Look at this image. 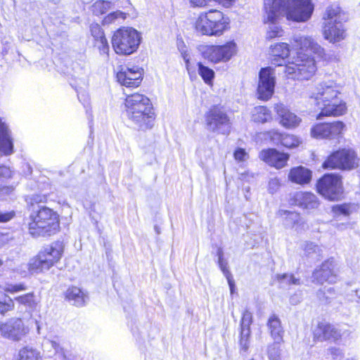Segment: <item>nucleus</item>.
<instances>
[{"mask_svg":"<svg viewBox=\"0 0 360 360\" xmlns=\"http://www.w3.org/2000/svg\"><path fill=\"white\" fill-rule=\"evenodd\" d=\"M360 158L356 150L349 147L338 148L331 151L321 164L327 170L352 171L360 166Z\"/></svg>","mask_w":360,"mask_h":360,"instance_id":"nucleus-9","label":"nucleus"},{"mask_svg":"<svg viewBox=\"0 0 360 360\" xmlns=\"http://www.w3.org/2000/svg\"><path fill=\"white\" fill-rule=\"evenodd\" d=\"M30 332L29 327L20 317H11L0 322V335L5 339L19 342Z\"/></svg>","mask_w":360,"mask_h":360,"instance_id":"nucleus-16","label":"nucleus"},{"mask_svg":"<svg viewBox=\"0 0 360 360\" xmlns=\"http://www.w3.org/2000/svg\"><path fill=\"white\" fill-rule=\"evenodd\" d=\"M1 264H2V262H1V261L0 260V266H1Z\"/></svg>","mask_w":360,"mask_h":360,"instance_id":"nucleus-56","label":"nucleus"},{"mask_svg":"<svg viewBox=\"0 0 360 360\" xmlns=\"http://www.w3.org/2000/svg\"><path fill=\"white\" fill-rule=\"evenodd\" d=\"M311 136L316 139H328V122L314 124L310 129Z\"/></svg>","mask_w":360,"mask_h":360,"instance_id":"nucleus-29","label":"nucleus"},{"mask_svg":"<svg viewBox=\"0 0 360 360\" xmlns=\"http://www.w3.org/2000/svg\"><path fill=\"white\" fill-rule=\"evenodd\" d=\"M0 151L9 155L13 153V143L11 133L8 124L0 117Z\"/></svg>","mask_w":360,"mask_h":360,"instance_id":"nucleus-25","label":"nucleus"},{"mask_svg":"<svg viewBox=\"0 0 360 360\" xmlns=\"http://www.w3.org/2000/svg\"><path fill=\"white\" fill-rule=\"evenodd\" d=\"M286 277H287V274H278V275L276 276V278H277V280H278V281H281V280L284 279V278H286Z\"/></svg>","mask_w":360,"mask_h":360,"instance_id":"nucleus-51","label":"nucleus"},{"mask_svg":"<svg viewBox=\"0 0 360 360\" xmlns=\"http://www.w3.org/2000/svg\"><path fill=\"white\" fill-rule=\"evenodd\" d=\"M328 122V140L341 138L346 131V124L341 120Z\"/></svg>","mask_w":360,"mask_h":360,"instance_id":"nucleus-28","label":"nucleus"},{"mask_svg":"<svg viewBox=\"0 0 360 360\" xmlns=\"http://www.w3.org/2000/svg\"><path fill=\"white\" fill-rule=\"evenodd\" d=\"M283 30L281 27H274L271 28L266 32V38L268 40H271L275 38H278L283 36Z\"/></svg>","mask_w":360,"mask_h":360,"instance_id":"nucleus-42","label":"nucleus"},{"mask_svg":"<svg viewBox=\"0 0 360 360\" xmlns=\"http://www.w3.org/2000/svg\"><path fill=\"white\" fill-rule=\"evenodd\" d=\"M65 299L72 302L76 307H82L85 304L86 295L83 290L77 286L71 285L64 292Z\"/></svg>","mask_w":360,"mask_h":360,"instance_id":"nucleus-26","label":"nucleus"},{"mask_svg":"<svg viewBox=\"0 0 360 360\" xmlns=\"http://www.w3.org/2000/svg\"><path fill=\"white\" fill-rule=\"evenodd\" d=\"M27 289L26 285L24 283H18L15 285H11L6 289V291L10 293H15L20 291H23Z\"/></svg>","mask_w":360,"mask_h":360,"instance_id":"nucleus-46","label":"nucleus"},{"mask_svg":"<svg viewBox=\"0 0 360 360\" xmlns=\"http://www.w3.org/2000/svg\"><path fill=\"white\" fill-rule=\"evenodd\" d=\"M204 119L210 131L226 135L229 134L231 120L223 105H212L205 112Z\"/></svg>","mask_w":360,"mask_h":360,"instance_id":"nucleus-12","label":"nucleus"},{"mask_svg":"<svg viewBox=\"0 0 360 360\" xmlns=\"http://www.w3.org/2000/svg\"><path fill=\"white\" fill-rule=\"evenodd\" d=\"M313 281L319 285L325 283H335L336 274L335 271V264L332 259H327L316 269L312 274Z\"/></svg>","mask_w":360,"mask_h":360,"instance_id":"nucleus-21","label":"nucleus"},{"mask_svg":"<svg viewBox=\"0 0 360 360\" xmlns=\"http://www.w3.org/2000/svg\"><path fill=\"white\" fill-rule=\"evenodd\" d=\"M266 326L270 336L274 340L268 347V356L269 360H281V351L278 345L284 342L283 336L285 330L281 321L278 315L271 314L266 321Z\"/></svg>","mask_w":360,"mask_h":360,"instance_id":"nucleus-14","label":"nucleus"},{"mask_svg":"<svg viewBox=\"0 0 360 360\" xmlns=\"http://www.w3.org/2000/svg\"><path fill=\"white\" fill-rule=\"evenodd\" d=\"M253 322L252 312L245 309L241 314L240 321L239 344L244 350L248 349L249 340L251 335L250 326Z\"/></svg>","mask_w":360,"mask_h":360,"instance_id":"nucleus-24","label":"nucleus"},{"mask_svg":"<svg viewBox=\"0 0 360 360\" xmlns=\"http://www.w3.org/2000/svg\"><path fill=\"white\" fill-rule=\"evenodd\" d=\"M197 67L198 74L203 82L208 85H212L215 77L214 71L202 62H198Z\"/></svg>","mask_w":360,"mask_h":360,"instance_id":"nucleus-30","label":"nucleus"},{"mask_svg":"<svg viewBox=\"0 0 360 360\" xmlns=\"http://www.w3.org/2000/svg\"><path fill=\"white\" fill-rule=\"evenodd\" d=\"M290 155L276 148L262 149L259 153V158L270 167L277 170L282 169L288 165Z\"/></svg>","mask_w":360,"mask_h":360,"instance_id":"nucleus-19","label":"nucleus"},{"mask_svg":"<svg viewBox=\"0 0 360 360\" xmlns=\"http://www.w3.org/2000/svg\"><path fill=\"white\" fill-rule=\"evenodd\" d=\"M198 33L207 37H220L231 28V20L224 12L212 8L200 13L193 25Z\"/></svg>","mask_w":360,"mask_h":360,"instance_id":"nucleus-6","label":"nucleus"},{"mask_svg":"<svg viewBox=\"0 0 360 360\" xmlns=\"http://www.w3.org/2000/svg\"><path fill=\"white\" fill-rule=\"evenodd\" d=\"M301 143L300 138L294 134L283 132L280 146L287 148L292 149L298 147Z\"/></svg>","mask_w":360,"mask_h":360,"instance_id":"nucleus-34","label":"nucleus"},{"mask_svg":"<svg viewBox=\"0 0 360 360\" xmlns=\"http://www.w3.org/2000/svg\"><path fill=\"white\" fill-rule=\"evenodd\" d=\"M218 256H219L218 264L219 266L220 269L224 274V276H226L228 275L231 274V273L230 272V271L228 268L227 262L224 260V259L223 257V252L221 250H218Z\"/></svg>","mask_w":360,"mask_h":360,"instance_id":"nucleus-41","label":"nucleus"},{"mask_svg":"<svg viewBox=\"0 0 360 360\" xmlns=\"http://www.w3.org/2000/svg\"><path fill=\"white\" fill-rule=\"evenodd\" d=\"M16 360H42V358L39 351L25 346L18 351Z\"/></svg>","mask_w":360,"mask_h":360,"instance_id":"nucleus-32","label":"nucleus"},{"mask_svg":"<svg viewBox=\"0 0 360 360\" xmlns=\"http://www.w3.org/2000/svg\"><path fill=\"white\" fill-rule=\"evenodd\" d=\"M141 34L131 27H120L112 33L111 44L119 56H129L135 53L141 43Z\"/></svg>","mask_w":360,"mask_h":360,"instance_id":"nucleus-10","label":"nucleus"},{"mask_svg":"<svg viewBox=\"0 0 360 360\" xmlns=\"http://www.w3.org/2000/svg\"><path fill=\"white\" fill-rule=\"evenodd\" d=\"M183 58L186 63V68L190 77H195V68L191 65L190 59L188 55L186 53H183Z\"/></svg>","mask_w":360,"mask_h":360,"instance_id":"nucleus-45","label":"nucleus"},{"mask_svg":"<svg viewBox=\"0 0 360 360\" xmlns=\"http://www.w3.org/2000/svg\"><path fill=\"white\" fill-rule=\"evenodd\" d=\"M285 212H287L288 214H292V212L288 211H285Z\"/></svg>","mask_w":360,"mask_h":360,"instance_id":"nucleus-54","label":"nucleus"},{"mask_svg":"<svg viewBox=\"0 0 360 360\" xmlns=\"http://www.w3.org/2000/svg\"><path fill=\"white\" fill-rule=\"evenodd\" d=\"M271 183H275L276 184H279V181L276 179L272 180Z\"/></svg>","mask_w":360,"mask_h":360,"instance_id":"nucleus-52","label":"nucleus"},{"mask_svg":"<svg viewBox=\"0 0 360 360\" xmlns=\"http://www.w3.org/2000/svg\"><path fill=\"white\" fill-rule=\"evenodd\" d=\"M283 132L278 129H271L266 131L264 134L265 138L270 142L280 146Z\"/></svg>","mask_w":360,"mask_h":360,"instance_id":"nucleus-35","label":"nucleus"},{"mask_svg":"<svg viewBox=\"0 0 360 360\" xmlns=\"http://www.w3.org/2000/svg\"><path fill=\"white\" fill-rule=\"evenodd\" d=\"M65 245L63 241L57 240L43 247L33 257L29 264L28 270L32 274L43 273L60 263L63 254Z\"/></svg>","mask_w":360,"mask_h":360,"instance_id":"nucleus-7","label":"nucleus"},{"mask_svg":"<svg viewBox=\"0 0 360 360\" xmlns=\"http://www.w3.org/2000/svg\"><path fill=\"white\" fill-rule=\"evenodd\" d=\"M274 111L278 118L279 124L285 129H295L302 122V119L283 103L275 104Z\"/></svg>","mask_w":360,"mask_h":360,"instance_id":"nucleus-20","label":"nucleus"},{"mask_svg":"<svg viewBox=\"0 0 360 360\" xmlns=\"http://www.w3.org/2000/svg\"><path fill=\"white\" fill-rule=\"evenodd\" d=\"M269 61L274 67L285 65L289 79L308 80L315 75L318 64L327 63L330 57L312 37L301 36L293 39L292 48L285 42H276L269 47Z\"/></svg>","mask_w":360,"mask_h":360,"instance_id":"nucleus-1","label":"nucleus"},{"mask_svg":"<svg viewBox=\"0 0 360 360\" xmlns=\"http://www.w3.org/2000/svg\"><path fill=\"white\" fill-rule=\"evenodd\" d=\"M311 98L319 109L316 120L342 117L347 112V103L342 98L340 86L333 82L319 84Z\"/></svg>","mask_w":360,"mask_h":360,"instance_id":"nucleus-3","label":"nucleus"},{"mask_svg":"<svg viewBox=\"0 0 360 360\" xmlns=\"http://www.w3.org/2000/svg\"><path fill=\"white\" fill-rule=\"evenodd\" d=\"M290 203L303 210H312L319 207L320 200L311 191H297L290 197Z\"/></svg>","mask_w":360,"mask_h":360,"instance_id":"nucleus-22","label":"nucleus"},{"mask_svg":"<svg viewBox=\"0 0 360 360\" xmlns=\"http://www.w3.org/2000/svg\"><path fill=\"white\" fill-rule=\"evenodd\" d=\"M225 277L227 279V281H228V283H229V288L231 290V292L233 293L234 291V288H235V283H234L232 274L228 275Z\"/></svg>","mask_w":360,"mask_h":360,"instance_id":"nucleus-49","label":"nucleus"},{"mask_svg":"<svg viewBox=\"0 0 360 360\" xmlns=\"http://www.w3.org/2000/svg\"><path fill=\"white\" fill-rule=\"evenodd\" d=\"M312 177V171L302 165L291 167L288 174V180L290 182L302 186L310 184Z\"/></svg>","mask_w":360,"mask_h":360,"instance_id":"nucleus-23","label":"nucleus"},{"mask_svg":"<svg viewBox=\"0 0 360 360\" xmlns=\"http://www.w3.org/2000/svg\"><path fill=\"white\" fill-rule=\"evenodd\" d=\"M238 51L237 44L229 40L222 44H209L203 47V58L212 64L229 62Z\"/></svg>","mask_w":360,"mask_h":360,"instance_id":"nucleus-13","label":"nucleus"},{"mask_svg":"<svg viewBox=\"0 0 360 360\" xmlns=\"http://www.w3.org/2000/svg\"><path fill=\"white\" fill-rule=\"evenodd\" d=\"M324 20L322 34L323 38L330 43L336 44L344 40L347 37L346 29L342 25L347 21L345 12L337 4L327 7L323 15Z\"/></svg>","mask_w":360,"mask_h":360,"instance_id":"nucleus-8","label":"nucleus"},{"mask_svg":"<svg viewBox=\"0 0 360 360\" xmlns=\"http://www.w3.org/2000/svg\"><path fill=\"white\" fill-rule=\"evenodd\" d=\"M4 236V234L0 233V239Z\"/></svg>","mask_w":360,"mask_h":360,"instance_id":"nucleus-53","label":"nucleus"},{"mask_svg":"<svg viewBox=\"0 0 360 360\" xmlns=\"http://www.w3.org/2000/svg\"><path fill=\"white\" fill-rule=\"evenodd\" d=\"M273 75L274 69L271 67L262 68L259 72L257 94L261 101L269 100L274 93L275 77Z\"/></svg>","mask_w":360,"mask_h":360,"instance_id":"nucleus-18","label":"nucleus"},{"mask_svg":"<svg viewBox=\"0 0 360 360\" xmlns=\"http://www.w3.org/2000/svg\"><path fill=\"white\" fill-rule=\"evenodd\" d=\"M297 223V221H293V225H295Z\"/></svg>","mask_w":360,"mask_h":360,"instance_id":"nucleus-55","label":"nucleus"},{"mask_svg":"<svg viewBox=\"0 0 360 360\" xmlns=\"http://www.w3.org/2000/svg\"><path fill=\"white\" fill-rule=\"evenodd\" d=\"M311 0H268L264 6V24H276L281 17L301 22L308 20L313 13Z\"/></svg>","mask_w":360,"mask_h":360,"instance_id":"nucleus-2","label":"nucleus"},{"mask_svg":"<svg viewBox=\"0 0 360 360\" xmlns=\"http://www.w3.org/2000/svg\"><path fill=\"white\" fill-rule=\"evenodd\" d=\"M91 35L93 37L94 40L105 37L104 31L101 26L98 23H92L89 27Z\"/></svg>","mask_w":360,"mask_h":360,"instance_id":"nucleus-39","label":"nucleus"},{"mask_svg":"<svg viewBox=\"0 0 360 360\" xmlns=\"http://www.w3.org/2000/svg\"><path fill=\"white\" fill-rule=\"evenodd\" d=\"M332 211L337 214L349 215L350 213V205L348 203L336 205L332 207Z\"/></svg>","mask_w":360,"mask_h":360,"instance_id":"nucleus-40","label":"nucleus"},{"mask_svg":"<svg viewBox=\"0 0 360 360\" xmlns=\"http://www.w3.org/2000/svg\"><path fill=\"white\" fill-rule=\"evenodd\" d=\"M15 300L20 304L28 307L32 310L35 309L38 301L33 292H27L15 297Z\"/></svg>","mask_w":360,"mask_h":360,"instance_id":"nucleus-31","label":"nucleus"},{"mask_svg":"<svg viewBox=\"0 0 360 360\" xmlns=\"http://www.w3.org/2000/svg\"><path fill=\"white\" fill-rule=\"evenodd\" d=\"M94 46L97 49L101 55H108L109 45L105 37L100 39H96L93 41Z\"/></svg>","mask_w":360,"mask_h":360,"instance_id":"nucleus-37","label":"nucleus"},{"mask_svg":"<svg viewBox=\"0 0 360 360\" xmlns=\"http://www.w3.org/2000/svg\"><path fill=\"white\" fill-rule=\"evenodd\" d=\"M124 105L127 116L140 129L147 130L153 127L156 114L150 98L140 92L126 96Z\"/></svg>","mask_w":360,"mask_h":360,"instance_id":"nucleus-4","label":"nucleus"},{"mask_svg":"<svg viewBox=\"0 0 360 360\" xmlns=\"http://www.w3.org/2000/svg\"><path fill=\"white\" fill-rule=\"evenodd\" d=\"M212 0H189L191 4L194 7L203 8L209 4Z\"/></svg>","mask_w":360,"mask_h":360,"instance_id":"nucleus-47","label":"nucleus"},{"mask_svg":"<svg viewBox=\"0 0 360 360\" xmlns=\"http://www.w3.org/2000/svg\"><path fill=\"white\" fill-rule=\"evenodd\" d=\"M328 351L333 359H335L338 356H340L342 354L340 349L335 347L328 348Z\"/></svg>","mask_w":360,"mask_h":360,"instance_id":"nucleus-48","label":"nucleus"},{"mask_svg":"<svg viewBox=\"0 0 360 360\" xmlns=\"http://www.w3.org/2000/svg\"><path fill=\"white\" fill-rule=\"evenodd\" d=\"M122 18V19H125L126 18V14L121 11H112V12H110V13H108V15H106L103 20H102V23L103 25H109V24H112V22H114L115 21V20H117V18Z\"/></svg>","mask_w":360,"mask_h":360,"instance_id":"nucleus-38","label":"nucleus"},{"mask_svg":"<svg viewBox=\"0 0 360 360\" xmlns=\"http://www.w3.org/2000/svg\"><path fill=\"white\" fill-rule=\"evenodd\" d=\"M9 169L6 166H0V177L8 176Z\"/></svg>","mask_w":360,"mask_h":360,"instance_id":"nucleus-50","label":"nucleus"},{"mask_svg":"<svg viewBox=\"0 0 360 360\" xmlns=\"http://www.w3.org/2000/svg\"><path fill=\"white\" fill-rule=\"evenodd\" d=\"M112 2L106 0H96L91 6L93 15L100 16L105 14L111 8Z\"/></svg>","mask_w":360,"mask_h":360,"instance_id":"nucleus-33","label":"nucleus"},{"mask_svg":"<svg viewBox=\"0 0 360 360\" xmlns=\"http://www.w3.org/2000/svg\"><path fill=\"white\" fill-rule=\"evenodd\" d=\"M48 198V194L35 193L30 198L27 207L30 208L40 204H46L49 201Z\"/></svg>","mask_w":360,"mask_h":360,"instance_id":"nucleus-36","label":"nucleus"},{"mask_svg":"<svg viewBox=\"0 0 360 360\" xmlns=\"http://www.w3.org/2000/svg\"><path fill=\"white\" fill-rule=\"evenodd\" d=\"M117 82L129 89L138 88L143 79V70L136 65L131 68L120 65L116 73Z\"/></svg>","mask_w":360,"mask_h":360,"instance_id":"nucleus-17","label":"nucleus"},{"mask_svg":"<svg viewBox=\"0 0 360 360\" xmlns=\"http://www.w3.org/2000/svg\"><path fill=\"white\" fill-rule=\"evenodd\" d=\"M315 189L323 198L329 201H338L344 198L342 176L338 173H326L316 181Z\"/></svg>","mask_w":360,"mask_h":360,"instance_id":"nucleus-11","label":"nucleus"},{"mask_svg":"<svg viewBox=\"0 0 360 360\" xmlns=\"http://www.w3.org/2000/svg\"><path fill=\"white\" fill-rule=\"evenodd\" d=\"M251 118L254 122L264 124L271 121L273 116L271 111L266 106L258 105L254 108Z\"/></svg>","mask_w":360,"mask_h":360,"instance_id":"nucleus-27","label":"nucleus"},{"mask_svg":"<svg viewBox=\"0 0 360 360\" xmlns=\"http://www.w3.org/2000/svg\"><path fill=\"white\" fill-rule=\"evenodd\" d=\"M248 157V154L244 148H237L233 152V158L238 162H244Z\"/></svg>","mask_w":360,"mask_h":360,"instance_id":"nucleus-43","label":"nucleus"},{"mask_svg":"<svg viewBox=\"0 0 360 360\" xmlns=\"http://www.w3.org/2000/svg\"><path fill=\"white\" fill-rule=\"evenodd\" d=\"M26 227L32 238L51 237L60 231V216L49 207L39 206L29 214Z\"/></svg>","mask_w":360,"mask_h":360,"instance_id":"nucleus-5","label":"nucleus"},{"mask_svg":"<svg viewBox=\"0 0 360 360\" xmlns=\"http://www.w3.org/2000/svg\"><path fill=\"white\" fill-rule=\"evenodd\" d=\"M16 214L14 210L6 212H0V223H6L15 217Z\"/></svg>","mask_w":360,"mask_h":360,"instance_id":"nucleus-44","label":"nucleus"},{"mask_svg":"<svg viewBox=\"0 0 360 360\" xmlns=\"http://www.w3.org/2000/svg\"><path fill=\"white\" fill-rule=\"evenodd\" d=\"M311 335L314 343L322 342H338L342 340V333L335 325L325 319L317 321L311 326Z\"/></svg>","mask_w":360,"mask_h":360,"instance_id":"nucleus-15","label":"nucleus"}]
</instances>
